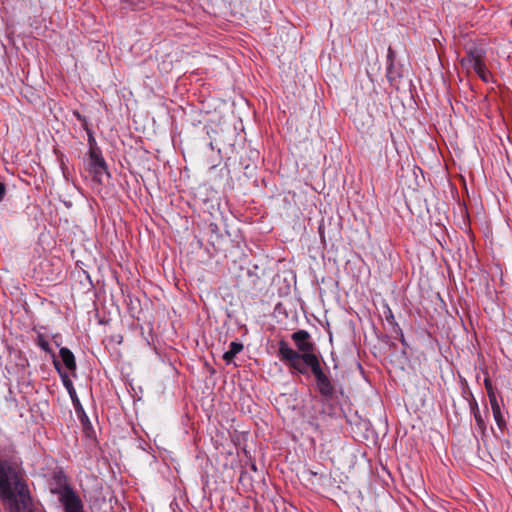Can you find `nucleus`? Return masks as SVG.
Segmentation results:
<instances>
[{
	"label": "nucleus",
	"instance_id": "1",
	"mask_svg": "<svg viewBox=\"0 0 512 512\" xmlns=\"http://www.w3.org/2000/svg\"><path fill=\"white\" fill-rule=\"evenodd\" d=\"M0 497L9 512H30L31 496L28 486L7 460L0 458Z\"/></svg>",
	"mask_w": 512,
	"mask_h": 512
},
{
	"label": "nucleus",
	"instance_id": "2",
	"mask_svg": "<svg viewBox=\"0 0 512 512\" xmlns=\"http://www.w3.org/2000/svg\"><path fill=\"white\" fill-rule=\"evenodd\" d=\"M297 350L290 347L285 340L278 342V358L285 363L290 369L298 374H307V366L310 361H320L315 354V344L311 339V335L306 330H298L291 335Z\"/></svg>",
	"mask_w": 512,
	"mask_h": 512
},
{
	"label": "nucleus",
	"instance_id": "3",
	"mask_svg": "<svg viewBox=\"0 0 512 512\" xmlns=\"http://www.w3.org/2000/svg\"><path fill=\"white\" fill-rule=\"evenodd\" d=\"M50 491L52 494L58 496V500L63 506L64 512H85L82 499L73 490L68 483L66 475L62 471L54 473L53 484L50 487Z\"/></svg>",
	"mask_w": 512,
	"mask_h": 512
},
{
	"label": "nucleus",
	"instance_id": "4",
	"mask_svg": "<svg viewBox=\"0 0 512 512\" xmlns=\"http://www.w3.org/2000/svg\"><path fill=\"white\" fill-rule=\"evenodd\" d=\"M485 52L481 49H473L467 52V56L461 59V65L466 68H472L479 78L487 83L491 74L485 62Z\"/></svg>",
	"mask_w": 512,
	"mask_h": 512
},
{
	"label": "nucleus",
	"instance_id": "5",
	"mask_svg": "<svg viewBox=\"0 0 512 512\" xmlns=\"http://www.w3.org/2000/svg\"><path fill=\"white\" fill-rule=\"evenodd\" d=\"M309 367L316 379V385L319 393L326 400H331L335 394V387L330 378L324 373L320 361H310Z\"/></svg>",
	"mask_w": 512,
	"mask_h": 512
},
{
	"label": "nucleus",
	"instance_id": "6",
	"mask_svg": "<svg viewBox=\"0 0 512 512\" xmlns=\"http://www.w3.org/2000/svg\"><path fill=\"white\" fill-rule=\"evenodd\" d=\"M88 170L92 175L93 181L98 184L103 183V176H109L107 172V164L102 155L101 149H93V151H89V164Z\"/></svg>",
	"mask_w": 512,
	"mask_h": 512
},
{
	"label": "nucleus",
	"instance_id": "7",
	"mask_svg": "<svg viewBox=\"0 0 512 512\" xmlns=\"http://www.w3.org/2000/svg\"><path fill=\"white\" fill-rule=\"evenodd\" d=\"M54 367L57 370V372L59 373L62 383H63L64 387L66 388L67 392L69 393L70 398L73 402V405H74L76 411H78V406H80V401L78 399V396H77V393L73 386L72 381L70 380L68 374L65 371H63L59 360L54 359Z\"/></svg>",
	"mask_w": 512,
	"mask_h": 512
},
{
	"label": "nucleus",
	"instance_id": "8",
	"mask_svg": "<svg viewBox=\"0 0 512 512\" xmlns=\"http://www.w3.org/2000/svg\"><path fill=\"white\" fill-rule=\"evenodd\" d=\"M490 405L493 413V418L497 424V427L499 428L500 431H505L507 429V422L501 410L498 399H493L492 401H490Z\"/></svg>",
	"mask_w": 512,
	"mask_h": 512
},
{
	"label": "nucleus",
	"instance_id": "9",
	"mask_svg": "<svg viewBox=\"0 0 512 512\" xmlns=\"http://www.w3.org/2000/svg\"><path fill=\"white\" fill-rule=\"evenodd\" d=\"M59 356L65 365V367L70 371L76 370V360L72 351L66 347H62L59 351Z\"/></svg>",
	"mask_w": 512,
	"mask_h": 512
},
{
	"label": "nucleus",
	"instance_id": "10",
	"mask_svg": "<svg viewBox=\"0 0 512 512\" xmlns=\"http://www.w3.org/2000/svg\"><path fill=\"white\" fill-rule=\"evenodd\" d=\"M469 405L478 428L481 430L482 433H484L486 429V424L480 413L478 403L474 397H472V400L470 401Z\"/></svg>",
	"mask_w": 512,
	"mask_h": 512
},
{
	"label": "nucleus",
	"instance_id": "11",
	"mask_svg": "<svg viewBox=\"0 0 512 512\" xmlns=\"http://www.w3.org/2000/svg\"><path fill=\"white\" fill-rule=\"evenodd\" d=\"M243 350V344L240 342L233 341L229 345V350L223 355L224 361L229 364L233 361L238 353Z\"/></svg>",
	"mask_w": 512,
	"mask_h": 512
},
{
	"label": "nucleus",
	"instance_id": "12",
	"mask_svg": "<svg viewBox=\"0 0 512 512\" xmlns=\"http://www.w3.org/2000/svg\"><path fill=\"white\" fill-rule=\"evenodd\" d=\"M386 76H387L388 81L391 84H393L394 82H396L397 80H399L402 77V74H401L400 68L397 67L395 65V63H393V64L388 63L387 68H386Z\"/></svg>",
	"mask_w": 512,
	"mask_h": 512
},
{
	"label": "nucleus",
	"instance_id": "13",
	"mask_svg": "<svg viewBox=\"0 0 512 512\" xmlns=\"http://www.w3.org/2000/svg\"><path fill=\"white\" fill-rule=\"evenodd\" d=\"M36 344L42 349L44 350L45 352L49 353L52 355L53 357V360L54 359H57L56 358V355L53 353V351L51 350L50 348V345H49V342L47 341V339L45 338V336L43 334H38L37 336V339H36Z\"/></svg>",
	"mask_w": 512,
	"mask_h": 512
},
{
	"label": "nucleus",
	"instance_id": "14",
	"mask_svg": "<svg viewBox=\"0 0 512 512\" xmlns=\"http://www.w3.org/2000/svg\"><path fill=\"white\" fill-rule=\"evenodd\" d=\"M385 319L387 323L391 326L392 332H401V327L395 320L394 314L389 307H387V312H385Z\"/></svg>",
	"mask_w": 512,
	"mask_h": 512
},
{
	"label": "nucleus",
	"instance_id": "15",
	"mask_svg": "<svg viewBox=\"0 0 512 512\" xmlns=\"http://www.w3.org/2000/svg\"><path fill=\"white\" fill-rule=\"evenodd\" d=\"M484 386L487 391L489 402L492 401L493 399H497L492 382L488 377L484 379Z\"/></svg>",
	"mask_w": 512,
	"mask_h": 512
},
{
	"label": "nucleus",
	"instance_id": "16",
	"mask_svg": "<svg viewBox=\"0 0 512 512\" xmlns=\"http://www.w3.org/2000/svg\"><path fill=\"white\" fill-rule=\"evenodd\" d=\"M73 115L76 117V119L81 123L83 129L86 131V132H89V125H88V121L86 119L85 116H83L82 114H80L78 111H74L73 112Z\"/></svg>",
	"mask_w": 512,
	"mask_h": 512
},
{
	"label": "nucleus",
	"instance_id": "17",
	"mask_svg": "<svg viewBox=\"0 0 512 512\" xmlns=\"http://www.w3.org/2000/svg\"><path fill=\"white\" fill-rule=\"evenodd\" d=\"M87 134H88L89 151H93V149H100L97 146L96 140H95L93 133L90 129H89V132H87Z\"/></svg>",
	"mask_w": 512,
	"mask_h": 512
},
{
	"label": "nucleus",
	"instance_id": "18",
	"mask_svg": "<svg viewBox=\"0 0 512 512\" xmlns=\"http://www.w3.org/2000/svg\"><path fill=\"white\" fill-rule=\"evenodd\" d=\"M395 59H396V54H395V51L393 50V48L390 46L387 50V64L388 63H395Z\"/></svg>",
	"mask_w": 512,
	"mask_h": 512
},
{
	"label": "nucleus",
	"instance_id": "19",
	"mask_svg": "<svg viewBox=\"0 0 512 512\" xmlns=\"http://www.w3.org/2000/svg\"><path fill=\"white\" fill-rule=\"evenodd\" d=\"M6 195V185L0 182V202L4 199Z\"/></svg>",
	"mask_w": 512,
	"mask_h": 512
},
{
	"label": "nucleus",
	"instance_id": "20",
	"mask_svg": "<svg viewBox=\"0 0 512 512\" xmlns=\"http://www.w3.org/2000/svg\"><path fill=\"white\" fill-rule=\"evenodd\" d=\"M397 336H399V340L403 345H406V340L404 338L403 332H394Z\"/></svg>",
	"mask_w": 512,
	"mask_h": 512
}]
</instances>
